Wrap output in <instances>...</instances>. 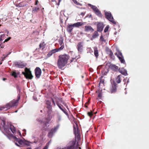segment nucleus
<instances>
[{
  "label": "nucleus",
  "instance_id": "obj_23",
  "mask_svg": "<svg viewBox=\"0 0 149 149\" xmlns=\"http://www.w3.org/2000/svg\"><path fill=\"white\" fill-rule=\"evenodd\" d=\"M123 77V76L121 75H119L117 77L116 81V82L118 83H120L121 81V78Z\"/></svg>",
  "mask_w": 149,
  "mask_h": 149
},
{
  "label": "nucleus",
  "instance_id": "obj_11",
  "mask_svg": "<svg viewBox=\"0 0 149 149\" xmlns=\"http://www.w3.org/2000/svg\"><path fill=\"white\" fill-rule=\"evenodd\" d=\"M35 71L36 77L38 78H39L41 73V69L39 67H37L35 69Z\"/></svg>",
  "mask_w": 149,
  "mask_h": 149
},
{
  "label": "nucleus",
  "instance_id": "obj_6",
  "mask_svg": "<svg viewBox=\"0 0 149 149\" xmlns=\"http://www.w3.org/2000/svg\"><path fill=\"white\" fill-rule=\"evenodd\" d=\"M104 13L107 19L113 24H116V22L114 21L113 18L110 12H107L105 10Z\"/></svg>",
  "mask_w": 149,
  "mask_h": 149
},
{
  "label": "nucleus",
  "instance_id": "obj_40",
  "mask_svg": "<svg viewBox=\"0 0 149 149\" xmlns=\"http://www.w3.org/2000/svg\"><path fill=\"white\" fill-rule=\"evenodd\" d=\"M102 96V94L101 93H99L98 94V97L100 98H101Z\"/></svg>",
  "mask_w": 149,
  "mask_h": 149
},
{
  "label": "nucleus",
  "instance_id": "obj_43",
  "mask_svg": "<svg viewBox=\"0 0 149 149\" xmlns=\"http://www.w3.org/2000/svg\"><path fill=\"white\" fill-rule=\"evenodd\" d=\"M38 0H36V3H35V5H37L38 4Z\"/></svg>",
  "mask_w": 149,
  "mask_h": 149
},
{
  "label": "nucleus",
  "instance_id": "obj_62",
  "mask_svg": "<svg viewBox=\"0 0 149 149\" xmlns=\"http://www.w3.org/2000/svg\"><path fill=\"white\" fill-rule=\"evenodd\" d=\"M79 149H81L80 147H79Z\"/></svg>",
  "mask_w": 149,
  "mask_h": 149
},
{
  "label": "nucleus",
  "instance_id": "obj_53",
  "mask_svg": "<svg viewBox=\"0 0 149 149\" xmlns=\"http://www.w3.org/2000/svg\"><path fill=\"white\" fill-rule=\"evenodd\" d=\"M4 47V46H1V48H3Z\"/></svg>",
  "mask_w": 149,
  "mask_h": 149
},
{
  "label": "nucleus",
  "instance_id": "obj_31",
  "mask_svg": "<svg viewBox=\"0 0 149 149\" xmlns=\"http://www.w3.org/2000/svg\"><path fill=\"white\" fill-rule=\"evenodd\" d=\"M39 10V8L37 7H35V8H33L32 10V12L33 13H37Z\"/></svg>",
  "mask_w": 149,
  "mask_h": 149
},
{
  "label": "nucleus",
  "instance_id": "obj_4",
  "mask_svg": "<svg viewBox=\"0 0 149 149\" xmlns=\"http://www.w3.org/2000/svg\"><path fill=\"white\" fill-rule=\"evenodd\" d=\"M19 98V97L18 99L10 102L9 103L7 104L5 106L0 107V110L6 111L9 109L10 107L15 106L18 102Z\"/></svg>",
  "mask_w": 149,
  "mask_h": 149
},
{
  "label": "nucleus",
  "instance_id": "obj_49",
  "mask_svg": "<svg viewBox=\"0 0 149 149\" xmlns=\"http://www.w3.org/2000/svg\"><path fill=\"white\" fill-rule=\"evenodd\" d=\"M26 149H32L31 148V147H28Z\"/></svg>",
  "mask_w": 149,
  "mask_h": 149
},
{
  "label": "nucleus",
  "instance_id": "obj_52",
  "mask_svg": "<svg viewBox=\"0 0 149 149\" xmlns=\"http://www.w3.org/2000/svg\"><path fill=\"white\" fill-rule=\"evenodd\" d=\"M117 33V32L116 31L114 33V34H116Z\"/></svg>",
  "mask_w": 149,
  "mask_h": 149
},
{
  "label": "nucleus",
  "instance_id": "obj_35",
  "mask_svg": "<svg viewBox=\"0 0 149 149\" xmlns=\"http://www.w3.org/2000/svg\"><path fill=\"white\" fill-rule=\"evenodd\" d=\"M100 40L102 42H105V40L104 39L102 36L100 37Z\"/></svg>",
  "mask_w": 149,
  "mask_h": 149
},
{
  "label": "nucleus",
  "instance_id": "obj_39",
  "mask_svg": "<svg viewBox=\"0 0 149 149\" xmlns=\"http://www.w3.org/2000/svg\"><path fill=\"white\" fill-rule=\"evenodd\" d=\"M11 38L10 37H9L8 38L6 39L5 41L3 42H7L9 40H10V39Z\"/></svg>",
  "mask_w": 149,
  "mask_h": 149
},
{
  "label": "nucleus",
  "instance_id": "obj_25",
  "mask_svg": "<svg viewBox=\"0 0 149 149\" xmlns=\"http://www.w3.org/2000/svg\"><path fill=\"white\" fill-rule=\"evenodd\" d=\"M94 49V55L96 57H97L98 56V51L97 48L95 47Z\"/></svg>",
  "mask_w": 149,
  "mask_h": 149
},
{
  "label": "nucleus",
  "instance_id": "obj_5",
  "mask_svg": "<svg viewBox=\"0 0 149 149\" xmlns=\"http://www.w3.org/2000/svg\"><path fill=\"white\" fill-rule=\"evenodd\" d=\"M76 141V139H73L72 141H70L65 147L61 149H74Z\"/></svg>",
  "mask_w": 149,
  "mask_h": 149
},
{
  "label": "nucleus",
  "instance_id": "obj_37",
  "mask_svg": "<svg viewBox=\"0 0 149 149\" xmlns=\"http://www.w3.org/2000/svg\"><path fill=\"white\" fill-rule=\"evenodd\" d=\"M88 114L89 116L90 117H91L93 115V113L92 112H88Z\"/></svg>",
  "mask_w": 149,
  "mask_h": 149
},
{
  "label": "nucleus",
  "instance_id": "obj_59",
  "mask_svg": "<svg viewBox=\"0 0 149 149\" xmlns=\"http://www.w3.org/2000/svg\"><path fill=\"white\" fill-rule=\"evenodd\" d=\"M71 62H72V60H71Z\"/></svg>",
  "mask_w": 149,
  "mask_h": 149
},
{
  "label": "nucleus",
  "instance_id": "obj_36",
  "mask_svg": "<svg viewBox=\"0 0 149 149\" xmlns=\"http://www.w3.org/2000/svg\"><path fill=\"white\" fill-rule=\"evenodd\" d=\"M12 75L14 76L15 77H17V74L15 72H13L12 74Z\"/></svg>",
  "mask_w": 149,
  "mask_h": 149
},
{
  "label": "nucleus",
  "instance_id": "obj_47",
  "mask_svg": "<svg viewBox=\"0 0 149 149\" xmlns=\"http://www.w3.org/2000/svg\"><path fill=\"white\" fill-rule=\"evenodd\" d=\"M52 102H53V104H54V105H55V102L54 101V100H52Z\"/></svg>",
  "mask_w": 149,
  "mask_h": 149
},
{
  "label": "nucleus",
  "instance_id": "obj_48",
  "mask_svg": "<svg viewBox=\"0 0 149 149\" xmlns=\"http://www.w3.org/2000/svg\"><path fill=\"white\" fill-rule=\"evenodd\" d=\"M129 79H128V80H127V84L129 83Z\"/></svg>",
  "mask_w": 149,
  "mask_h": 149
},
{
  "label": "nucleus",
  "instance_id": "obj_51",
  "mask_svg": "<svg viewBox=\"0 0 149 149\" xmlns=\"http://www.w3.org/2000/svg\"><path fill=\"white\" fill-rule=\"evenodd\" d=\"M35 149H40V148H35Z\"/></svg>",
  "mask_w": 149,
  "mask_h": 149
},
{
  "label": "nucleus",
  "instance_id": "obj_33",
  "mask_svg": "<svg viewBox=\"0 0 149 149\" xmlns=\"http://www.w3.org/2000/svg\"><path fill=\"white\" fill-rule=\"evenodd\" d=\"M45 44L44 42H43L42 43H40L39 45V46L40 48H42L43 49L44 48V46L45 45Z\"/></svg>",
  "mask_w": 149,
  "mask_h": 149
},
{
  "label": "nucleus",
  "instance_id": "obj_7",
  "mask_svg": "<svg viewBox=\"0 0 149 149\" xmlns=\"http://www.w3.org/2000/svg\"><path fill=\"white\" fill-rule=\"evenodd\" d=\"M25 72H22V74H24L26 79H31L33 77V76L31 74V71L29 69L26 68L25 69Z\"/></svg>",
  "mask_w": 149,
  "mask_h": 149
},
{
  "label": "nucleus",
  "instance_id": "obj_55",
  "mask_svg": "<svg viewBox=\"0 0 149 149\" xmlns=\"http://www.w3.org/2000/svg\"><path fill=\"white\" fill-rule=\"evenodd\" d=\"M110 53L111 54H113V53H112L111 52H110Z\"/></svg>",
  "mask_w": 149,
  "mask_h": 149
},
{
  "label": "nucleus",
  "instance_id": "obj_12",
  "mask_svg": "<svg viewBox=\"0 0 149 149\" xmlns=\"http://www.w3.org/2000/svg\"><path fill=\"white\" fill-rule=\"evenodd\" d=\"M83 43L82 42H79L77 45V48L79 52H81L83 50Z\"/></svg>",
  "mask_w": 149,
  "mask_h": 149
},
{
  "label": "nucleus",
  "instance_id": "obj_8",
  "mask_svg": "<svg viewBox=\"0 0 149 149\" xmlns=\"http://www.w3.org/2000/svg\"><path fill=\"white\" fill-rule=\"evenodd\" d=\"M117 51L116 53H115V55L118 58L120 61L122 63L125 64V61L122 55L121 52L119 51L118 48H116Z\"/></svg>",
  "mask_w": 149,
  "mask_h": 149
},
{
  "label": "nucleus",
  "instance_id": "obj_22",
  "mask_svg": "<svg viewBox=\"0 0 149 149\" xmlns=\"http://www.w3.org/2000/svg\"><path fill=\"white\" fill-rule=\"evenodd\" d=\"M110 68L115 71H116L118 70V67L113 64H111L110 65Z\"/></svg>",
  "mask_w": 149,
  "mask_h": 149
},
{
  "label": "nucleus",
  "instance_id": "obj_13",
  "mask_svg": "<svg viewBox=\"0 0 149 149\" xmlns=\"http://www.w3.org/2000/svg\"><path fill=\"white\" fill-rule=\"evenodd\" d=\"M116 84L115 82H113L112 84V86L110 88V91L111 93H113L116 91Z\"/></svg>",
  "mask_w": 149,
  "mask_h": 149
},
{
  "label": "nucleus",
  "instance_id": "obj_27",
  "mask_svg": "<svg viewBox=\"0 0 149 149\" xmlns=\"http://www.w3.org/2000/svg\"><path fill=\"white\" fill-rule=\"evenodd\" d=\"M56 52V50H55V49L52 50L50 52H49L48 53L47 55L48 56H51L52 54L55 53Z\"/></svg>",
  "mask_w": 149,
  "mask_h": 149
},
{
  "label": "nucleus",
  "instance_id": "obj_19",
  "mask_svg": "<svg viewBox=\"0 0 149 149\" xmlns=\"http://www.w3.org/2000/svg\"><path fill=\"white\" fill-rule=\"evenodd\" d=\"M119 72L122 74L126 76L127 75V71L124 68H120L119 69Z\"/></svg>",
  "mask_w": 149,
  "mask_h": 149
},
{
  "label": "nucleus",
  "instance_id": "obj_1",
  "mask_svg": "<svg viewBox=\"0 0 149 149\" xmlns=\"http://www.w3.org/2000/svg\"><path fill=\"white\" fill-rule=\"evenodd\" d=\"M69 58V56L66 54L60 55L57 63L58 68L60 69L63 68L67 63Z\"/></svg>",
  "mask_w": 149,
  "mask_h": 149
},
{
  "label": "nucleus",
  "instance_id": "obj_44",
  "mask_svg": "<svg viewBox=\"0 0 149 149\" xmlns=\"http://www.w3.org/2000/svg\"><path fill=\"white\" fill-rule=\"evenodd\" d=\"M10 53H11V52H10L8 54L6 55V56L4 57V58L5 57H6L8 55L10 54Z\"/></svg>",
  "mask_w": 149,
  "mask_h": 149
},
{
  "label": "nucleus",
  "instance_id": "obj_28",
  "mask_svg": "<svg viewBox=\"0 0 149 149\" xmlns=\"http://www.w3.org/2000/svg\"><path fill=\"white\" fill-rule=\"evenodd\" d=\"M64 48V45H61V47L57 49H55V50H56V52H59L62 50L63 48Z\"/></svg>",
  "mask_w": 149,
  "mask_h": 149
},
{
  "label": "nucleus",
  "instance_id": "obj_17",
  "mask_svg": "<svg viewBox=\"0 0 149 149\" xmlns=\"http://www.w3.org/2000/svg\"><path fill=\"white\" fill-rule=\"evenodd\" d=\"M15 65L16 67L20 68H23L25 66V64L22 62H16L15 63Z\"/></svg>",
  "mask_w": 149,
  "mask_h": 149
},
{
  "label": "nucleus",
  "instance_id": "obj_14",
  "mask_svg": "<svg viewBox=\"0 0 149 149\" xmlns=\"http://www.w3.org/2000/svg\"><path fill=\"white\" fill-rule=\"evenodd\" d=\"M74 132L75 138L79 139L80 138V135L78 132L77 128H76L74 125Z\"/></svg>",
  "mask_w": 149,
  "mask_h": 149
},
{
  "label": "nucleus",
  "instance_id": "obj_2",
  "mask_svg": "<svg viewBox=\"0 0 149 149\" xmlns=\"http://www.w3.org/2000/svg\"><path fill=\"white\" fill-rule=\"evenodd\" d=\"M12 137L13 139L14 140L15 144L17 146L19 147L24 146L25 145L28 146H30L31 144H32L33 143L26 140L24 139L22 140L19 138H18L15 136H13Z\"/></svg>",
  "mask_w": 149,
  "mask_h": 149
},
{
  "label": "nucleus",
  "instance_id": "obj_42",
  "mask_svg": "<svg viewBox=\"0 0 149 149\" xmlns=\"http://www.w3.org/2000/svg\"><path fill=\"white\" fill-rule=\"evenodd\" d=\"M48 148V146L46 145L43 148V149H47Z\"/></svg>",
  "mask_w": 149,
  "mask_h": 149
},
{
  "label": "nucleus",
  "instance_id": "obj_46",
  "mask_svg": "<svg viewBox=\"0 0 149 149\" xmlns=\"http://www.w3.org/2000/svg\"><path fill=\"white\" fill-rule=\"evenodd\" d=\"M127 77H126V79H124V80H123L124 81V82H125V83H124V84H125V81H126V79H127Z\"/></svg>",
  "mask_w": 149,
  "mask_h": 149
},
{
  "label": "nucleus",
  "instance_id": "obj_21",
  "mask_svg": "<svg viewBox=\"0 0 149 149\" xmlns=\"http://www.w3.org/2000/svg\"><path fill=\"white\" fill-rule=\"evenodd\" d=\"M72 24L74 27H78L79 26L83 25L84 24L81 22H77Z\"/></svg>",
  "mask_w": 149,
  "mask_h": 149
},
{
  "label": "nucleus",
  "instance_id": "obj_50",
  "mask_svg": "<svg viewBox=\"0 0 149 149\" xmlns=\"http://www.w3.org/2000/svg\"><path fill=\"white\" fill-rule=\"evenodd\" d=\"M101 83L103 84V82H102V81H100V84H99L100 85V84H101Z\"/></svg>",
  "mask_w": 149,
  "mask_h": 149
},
{
  "label": "nucleus",
  "instance_id": "obj_26",
  "mask_svg": "<svg viewBox=\"0 0 149 149\" xmlns=\"http://www.w3.org/2000/svg\"><path fill=\"white\" fill-rule=\"evenodd\" d=\"M58 101H57V102H56V104L57 106L66 115L67 114V113L61 107V104H59V102H58Z\"/></svg>",
  "mask_w": 149,
  "mask_h": 149
},
{
  "label": "nucleus",
  "instance_id": "obj_16",
  "mask_svg": "<svg viewBox=\"0 0 149 149\" xmlns=\"http://www.w3.org/2000/svg\"><path fill=\"white\" fill-rule=\"evenodd\" d=\"M104 26L102 23L98 22L97 24V31L101 32L103 29Z\"/></svg>",
  "mask_w": 149,
  "mask_h": 149
},
{
  "label": "nucleus",
  "instance_id": "obj_60",
  "mask_svg": "<svg viewBox=\"0 0 149 149\" xmlns=\"http://www.w3.org/2000/svg\"><path fill=\"white\" fill-rule=\"evenodd\" d=\"M17 111H15V112H17Z\"/></svg>",
  "mask_w": 149,
  "mask_h": 149
},
{
  "label": "nucleus",
  "instance_id": "obj_32",
  "mask_svg": "<svg viewBox=\"0 0 149 149\" xmlns=\"http://www.w3.org/2000/svg\"><path fill=\"white\" fill-rule=\"evenodd\" d=\"M58 101V102H59V104H64V103L63 102L61 99H58L57 100V102Z\"/></svg>",
  "mask_w": 149,
  "mask_h": 149
},
{
  "label": "nucleus",
  "instance_id": "obj_54",
  "mask_svg": "<svg viewBox=\"0 0 149 149\" xmlns=\"http://www.w3.org/2000/svg\"><path fill=\"white\" fill-rule=\"evenodd\" d=\"M52 0V2H53V1H55V0Z\"/></svg>",
  "mask_w": 149,
  "mask_h": 149
},
{
  "label": "nucleus",
  "instance_id": "obj_18",
  "mask_svg": "<svg viewBox=\"0 0 149 149\" xmlns=\"http://www.w3.org/2000/svg\"><path fill=\"white\" fill-rule=\"evenodd\" d=\"M84 29L86 32H88L89 31L93 32L94 31V29L93 28L90 26H85Z\"/></svg>",
  "mask_w": 149,
  "mask_h": 149
},
{
  "label": "nucleus",
  "instance_id": "obj_38",
  "mask_svg": "<svg viewBox=\"0 0 149 149\" xmlns=\"http://www.w3.org/2000/svg\"><path fill=\"white\" fill-rule=\"evenodd\" d=\"M73 2L75 4L77 5H79V3L77 2L76 0H72Z\"/></svg>",
  "mask_w": 149,
  "mask_h": 149
},
{
  "label": "nucleus",
  "instance_id": "obj_10",
  "mask_svg": "<svg viewBox=\"0 0 149 149\" xmlns=\"http://www.w3.org/2000/svg\"><path fill=\"white\" fill-rule=\"evenodd\" d=\"M88 5L89 6H90L91 8L93 9L95 13L98 16L100 17L102 16V14L100 12L99 10L97 8L93 5L90 4H88Z\"/></svg>",
  "mask_w": 149,
  "mask_h": 149
},
{
  "label": "nucleus",
  "instance_id": "obj_57",
  "mask_svg": "<svg viewBox=\"0 0 149 149\" xmlns=\"http://www.w3.org/2000/svg\"><path fill=\"white\" fill-rule=\"evenodd\" d=\"M76 127H77V124H76Z\"/></svg>",
  "mask_w": 149,
  "mask_h": 149
},
{
  "label": "nucleus",
  "instance_id": "obj_41",
  "mask_svg": "<svg viewBox=\"0 0 149 149\" xmlns=\"http://www.w3.org/2000/svg\"><path fill=\"white\" fill-rule=\"evenodd\" d=\"M33 99L35 101H37V98H36V97L35 96H33Z\"/></svg>",
  "mask_w": 149,
  "mask_h": 149
},
{
  "label": "nucleus",
  "instance_id": "obj_61",
  "mask_svg": "<svg viewBox=\"0 0 149 149\" xmlns=\"http://www.w3.org/2000/svg\"><path fill=\"white\" fill-rule=\"evenodd\" d=\"M50 143V142H49V143Z\"/></svg>",
  "mask_w": 149,
  "mask_h": 149
},
{
  "label": "nucleus",
  "instance_id": "obj_58",
  "mask_svg": "<svg viewBox=\"0 0 149 149\" xmlns=\"http://www.w3.org/2000/svg\"><path fill=\"white\" fill-rule=\"evenodd\" d=\"M3 79V80H4L5 79L4 78Z\"/></svg>",
  "mask_w": 149,
  "mask_h": 149
},
{
  "label": "nucleus",
  "instance_id": "obj_29",
  "mask_svg": "<svg viewBox=\"0 0 149 149\" xmlns=\"http://www.w3.org/2000/svg\"><path fill=\"white\" fill-rule=\"evenodd\" d=\"M99 35L98 34V33L97 31H95L92 36V38H96Z\"/></svg>",
  "mask_w": 149,
  "mask_h": 149
},
{
  "label": "nucleus",
  "instance_id": "obj_30",
  "mask_svg": "<svg viewBox=\"0 0 149 149\" xmlns=\"http://www.w3.org/2000/svg\"><path fill=\"white\" fill-rule=\"evenodd\" d=\"M59 43L61 46L64 45L63 44V40L62 38H60L58 41Z\"/></svg>",
  "mask_w": 149,
  "mask_h": 149
},
{
  "label": "nucleus",
  "instance_id": "obj_15",
  "mask_svg": "<svg viewBox=\"0 0 149 149\" xmlns=\"http://www.w3.org/2000/svg\"><path fill=\"white\" fill-rule=\"evenodd\" d=\"M50 120V118H47L46 119V121H43L40 118H37L36 119L37 121L40 122V123H42L43 122V123H44L47 126V125L48 124Z\"/></svg>",
  "mask_w": 149,
  "mask_h": 149
},
{
  "label": "nucleus",
  "instance_id": "obj_3",
  "mask_svg": "<svg viewBox=\"0 0 149 149\" xmlns=\"http://www.w3.org/2000/svg\"><path fill=\"white\" fill-rule=\"evenodd\" d=\"M3 127L6 133L9 135H11L10 131H11L13 134L17 133L21 136L20 132L19 131H17L15 127L10 123H8L7 125L5 124L3 126Z\"/></svg>",
  "mask_w": 149,
  "mask_h": 149
},
{
  "label": "nucleus",
  "instance_id": "obj_34",
  "mask_svg": "<svg viewBox=\"0 0 149 149\" xmlns=\"http://www.w3.org/2000/svg\"><path fill=\"white\" fill-rule=\"evenodd\" d=\"M109 25H107L106 26V28H105L104 30V32H106L108 31V29L109 28Z\"/></svg>",
  "mask_w": 149,
  "mask_h": 149
},
{
  "label": "nucleus",
  "instance_id": "obj_20",
  "mask_svg": "<svg viewBox=\"0 0 149 149\" xmlns=\"http://www.w3.org/2000/svg\"><path fill=\"white\" fill-rule=\"evenodd\" d=\"M74 27L73 24L68 25L67 29V31L69 33L71 32Z\"/></svg>",
  "mask_w": 149,
  "mask_h": 149
},
{
  "label": "nucleus",
  "instance_id": "obj_24",
  "mask_svg": "<svg viewBox=\"0 0 149 149\" xmlns=\"http://www.w3.org/2000/svg\"><path fill=\"white\" fill-rule=\"evenodd\" d=\"M61 116L59 113H58L56 117V122L57 123H59L61 120Z\"/></svg>",
  "mask_w": 149,
  "mask_h": 149
},
{
  "label": "nucleus",
  "instance_id": "obj_45",
  "mask_svg": "<svg viewBox=\"0 0 149 149\" xmlns=\"http://www.w3.org/2000/svg\"><path fill=\"white\" fill-rule=\"evenodd\" d=\"M84 13H83V12L81 13V14H80V15H82V16H84Z\"/></svg>",
  "mask_w": 149,
  "mask_h": 149
},
{
  "label": "nucleus",
  "instance_id": "obj_56",
  "mask_svg": "<svg viewBox=\"0 0 149 149\" xmlns=\"http://www.w3.org/2000/svg\"><path fill=\"white\" fill-rule=\"evenodd\" d=\"M23 131H24V132H25L26 131V130H23Z\"/></svg>",
  "mask_w": 149,
  "mask_h": 149
},
{
  "label": "nucleus",
  "instance_id": "obj_9",
  "mask_svg": "<svg viewBox=\"0 0 149 149\" xmlns=\"http://www.w3.org/2000/svg\"><path fill=\"white\" fill-rule=\"evenodd\" d=\"M59 125H58L52 129L49 132L48 134L49 138H52L56 132L59 127Z\"/></svg>",
  "mask_w": 149,
  "mask_h": 149
}]
</instances>
